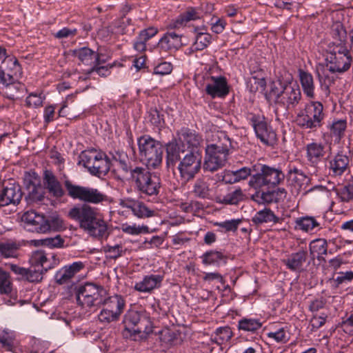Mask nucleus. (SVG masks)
<instances>
[{"label": "nucleus", "instance_id": "1", "mask_svg": "<svg viewBox=\"0 0 353 353\" xmlns=\"http://www.w3.org/2000/svg\"><path fill=\"white\" fill-rule=\"evenodd\" d=\"M68 216L79 222L80 228L90 236L98 239L108 237V223L97 208L86 204L77 205L69 210Z\"/></svg>", "mask_w": 353, "mask_h": 353}, {"label": "nucleus", "instance_id": "2", "mask_svg": "<svg viewBox=\"0 0 353 353\" xmlns=\"http://www.w3.org/2000/svg\"><path fill=\"white\" fill-rule=\"evenodd\" d=\"M334 41L328 45V53L326 57V70L331 72H343L351 65L350 52L345 46L346 32L342 27L333 30Z\"/></svg>", "mask_w": 353, "mask_h": 353}, {"label": "nucleus", "instance_id": "3", "mask_svg": "<svg viewBox=\"0 0 353 353\" xmlns=\"http://www.w3.org/2000/svg\"><path fill=\"white\" fill-rule=\"evenodd\" d=\"M124 330L123 335L126 338L137 340V336L144 338L152 332V323L150 316L143 311L128 310L123 316Z\"/></svg>", "mask_w": 353, "mask_h": 353}, {"label": "nucleus", "instance_id": "4", "mask_svg": "<svg viewBox=\"0 0 353 353\" xmlns=\"http://www.w3.org/2000/svg\"><path fill=\"white\" fill-rule=\"evenodd\" d=\"M63 185L70 198L81 201L83 204L103 205L110 201L108 195L98 188L75 184L67 177Z\"/></svg>", "mask_w": 353, "mask_h": 353}, {"label": "nucleus", "instance_id": "5", "mask_svg": "<svg viewBox=\"0 0 353 353\" xmlns=\"http://www.w3.org/2000/svg\"><path fill=\"white\" fill-rule=\"evenodd\" d=\"M279 86L273 83L271 85L270 94L274 97L276 105L291 110L299 103L302 99L301 89L298 84L278 82Z\"/></svg>", "mask_w": 353, "mask_h": 353}, {"label": "nucleus", "instance_id": "6", "mask_svg": "<svg viewBox=\"0 0 353 353\" xmlns=\"http://www.w3.org/2000/svg\"><path fill=\"white\" fill-rule=\"evenodd\" d=\"M325 117L323 106L321 102L310 101L296 117V124L303 130L315 131L323 125Z\"/></svg>", "mask_w": 353, "mask_h": 353}, {"label": "nucleus", "instance_id": "7", "mask_svg": "<svg viewBox=\"0 0 353 353\" xmlns=\"http://www.w3.org/2000/svg\"><path fill=\"white\" fill-rule=\"evenodd\" d=\"M139 151L141 159L148 168L159 167L163 159V148L161 143L149 135L138 139Z\"/></svg>", "mask_w": 353, "mask_h": 353}, {"label": "nucleus", "instance_id": "8", "mask_svg": "<svg viewBox=\"0 0 353 353\" xmlns=\"http://www.w3.org/2000/svg\"><path fill=\"white\" fill-rule=\"evenodd\" d=\"M285 174L279 167L262 165L259 172L253 174L249 185L254 189L275 188L284 181Z\"/></svg>", "mask_w": 353, "mask_h": 353}, {"label": "nucleus", "instance_id": "9", "mask_svg": "<svg viewBox=\"0 0 353 353\" xmlns=\"http://www.w3.org/2000/svg\"><path fill=\"white\" fill-rule=\"evenodd\" d=\"M79 164L86 168L93 176H105L110 170V160L103 152L96 150L83 151L79 155Z\"/></svg>", "mask_w": 353, "mask_h": 353}, {"label": "nucleus", "instance_id": "10", "mask_svg": "<svg viewBox=\"0 0 353 353\" xmlns=\"http://www.w3.org/2000/svg\"><path fill=\"white\" fill-rule=\"evenodd\" d=\"M134 172L130 181L138 192L146 196H157L159 193L161 179L157 174L143 167Z\"/></svg>", "mask_w": 353, "mask_h": 353}, {"label": "nucleus", "instance_id": "11", "mask_svg": "<svg viewBox=\"0 0 353 353\" xmlns=\"http://www.w3.org/2000/svg\"><path fill=\"white\" fill-rule=\"evenodd\" d=\"M105 294L106 291L102 286L92 283H86L79 286L77 290V303L85 308L99 306L101 305Z\"/></svg>", "mask_w": 353, "mask_h": 353}, {"label": "nucleus", "instance_id": "12", "mask_svg": "<svg viewBox=\"0 0 353 353\" xmlns=\"http://www.w3.org/2000/svg\"><path fill=\"white\" fill-rule=\"evenodd\" d=\"M202 154L199 150H188L179 162L178 170L184 181L193 179L201 168Z\"/></svg>", "mask_w": 353, "mask_h": 353}, {"label": "nucleus", "instance_id": "13", "mask_svg": "<svg viewBox=\"0 0 353 353\" xmlns=\"http://www.w3.org/2000/svg\"><path fill=\"white\" fill-rule=\"evenodd\" d=\"M249 121L254 128L256 137L263 143L267 145H272L276 143V134L272 128L268 125L264 117L250 114Z\"/></svg>", "mask_w": 353, "mask_h": 353}, {"label": "nucleus", "instance_id": "14", "mask_svg": "<svg viewBox=\"0 0 353 353\" xmlns=\"http://www.w3.org/2000/svg\"><path fill=\"white\" fill-rule=\"evenodd\" d=\"M229 152L206 146L203 168L205 171L215 172L223 167Z\"/></svg>", "mask_w": 353, "mask_h": 353}, {"label": "nucleus", "instance_id": "15", "mask_svg": "<svg viewBox=\"0 0 353 353\" xmlns=\"http://www.w3.org/2000/svg\"><path fill=\"white\" fill-rule=\"evenodd\" d=\"M22 221L24 222L25 228L33 232L46 233L52 228L48 219L34 211L25 212L22 216Z\"/></svg>", "mask_w": 353, "mask_h": 353}, {"label": "nucleus", "instance_id": "16", "mask_svg": "<svg viewBox=\"0 0 353 353\" xmlns=\"http://www.w3.org/2000/svg\"><path fill=\"white\" fill-rule=\"evenodd\" d=\"M59 261L54 254H46L43 250H39L33 252L30 258L32 266L40 268L44 272L53 268Z\"/></svg>", "mask_w": 353, "mask_h": 353}, {"label": "nucleus", "instance_id": "17", "mask_svg": "<svg viewBox=\"0 0 353 353\" xmlns=\"http://www.w3.org/2000/svg\"><path fill=\"white\" fill-rule=\"evenodd\" d=\"M205 92L212 98H223L229 94L230 89L225 77H210L205 86Z\"/></svg>", "mask_w": 353, "mask_h": 353}, {"label": "nucleus", "instance_id": "18", "mask_svg": "<svg viewBox=\"0 0 353 353\" xmlns=\"http://www.w3.org/2000/svg\"><path fill=\"white\" fill-rule=\"evenodd\" d=\"M177 140L185 148L187 145L188 150H199L203 142L202 137L194 130L188 128H183L176 132Z\"/></svg>", "mask_w": 353, "mask_h": 353}, {"label": "nucleus", "instance_id": "19", "mask_svg": "<svg viewBox=\"0 0 353 353\" xmlns=\"http://www.w3.org/2000/svg\"><path fill=\"white\" fill-rule=\"evenodd\" d=\"M43 179V185L50 196L60 199L65 195V190L61 182L51 170H46Z\"/></svg>", "mask_w": 353, "mask_h": 353}, {"label": "nucleus", "instance_id": "20", "mask_svg": "<svg viewBox=\"0 0 353 353\" xmlns=\"http://www.w3.org/2000/svg\"><path fill=\"white\" fill-rule=\"evenodd\" d=\"M166 149V164L168 168H174L176 163L183 158L182 155L187 152L185 148L176 139L165 145Z\"/></svg>", "mask_w": 353, "mask_h": 353}, {"label": "nucleus", "instance_id": "21", "mask_svg": "<svg viewBox=\"0 0 353 353\" xmlns=\"http://www.w3.org/2000/svg\"><path fill=\"white\" fill-rule=\"evenodd\" d=\"M22 192L19 185L12 184L4 188L0 193V208L10 204H18L22 198Z\"/></svg>", "mask_w": 353, "mask_h": 353}, {"label": "nucleus", "instance_id": "22", "mask_svg": "<svg viewBox=\"0 0 353 353\" xmlns=\"http://www.w3.org/2000/svg\"><path fill=\"white\" fill-rule=\"evenodd\" d=\"M84 268V264L81 261L74 262L73 263L65 265L57 272L54 276L56 282L59 284H65L70 282L74 276L80 272Z\"/></svg>", "mask_w": 353, "mask_h": 353}, {"label": "nucleus", "instance_id": "23", "mask_svg": "<svg viewBox=\"0 0 353 353\" xmlns=\"http://www.w3.org/2000/svg\"><path fill=\"white\" fill-rule=\"evenodd\" d=\"M163 280V276L161 274L146 275L141 281L135 283L134 289L139 292L150 293L161 287Z\"/></svg>", "mask_w": 353, "mask_h": 353}, {"label": "nucleus", "instance_id": "24", "mask_svg": "<svg viewBox=\"0 0 353 353\" xmlns=\"http://www.w3.org/2000/svg\"><path fill=\"white\" fill-rule=\"evenodd\" d=\"M72 55L77 57L81 63L90 65L91 68L96 65H100L103 62L101 61L99 54L97 52L86 47L74 50Z\"/></svg>", "mask_w": 353, "mask_h": 353}, {"label": "nucleus", "instance_id": "25", "mask_svg": "<svg viewBox=\"0 0 353 353\" xmlns=\"http://www.w3.org/2000/svg\"><path fill=\"white\" fill-rule=\"evenodd\" d=\"M246 199V195L241 188H229L228 192L216 197V202L223 205H237Z\"/></svg>", "mask_w": 353, "mask_h": 353}, {"label": "nucleus", "instance_id": "26", "mask_svg": "<svg viewBox=\"0 0 353 353\" xmlns=\"http://www.w3.org/2000/svg\"><path fill=\"white\" fill-rule=\"evenodd\" d=\"M289 179L293 185L297 188L298 190H303L307 192V188L310 183V178L307 176L301 170L292 166L289 168L288 172Z\"/></svg>", "mask_w": 353, "mask_h": 353}, {"label": "nucleus", "instance_id": "27", "mask_svg": "<svg viewBox=\"0 0 353 353\" xmlns=\"http://www.w3.org/2000/svg\"><path fill=\"white\" fill-rule=\"evenodd\" d=\"M307 259V252L305 250L292 253L286 259L283 261L286 267L293 272H301Z\"/></svg>", "mask_w": 353, "mask_h": 353}, {"label": "nucleus", "instance_id": "28", "mask_svg": "<svg viewBox=\"0 0 353 353\" xmlns=\"http://www.w3.org/2000/svg\"><path fill=\"white\" fill-rule=\"evenodd\" d=\"M299 81L306 97L314 99L315 98V84L313 76L307 71L300 68L298 70Z\"/></svg>", "mask_w": 353, "mask_h": 353}, {"label": "nucleus", "instance_id": "29", "mask_svg": "<svg viewBox=\"0 0 353 353\" xmlns=\"http://www.w3.org/2000/svg\"><path fill=\"white\" fill-rule=\"evenodd\" d=\"M101 305L121 316L125 308L126 301L123 296L115 294L107 298L104 296Z\"/></svg>", "mask_w": 353, "mask_h": 353}, {"label": "nucleus", "instance_id": "30", "mask_svg": "<svg viewBox=\"0 0 353 353\" xmlns=\"http://www.w3.org/2000/svg\"><path fill=\"white\" fill-rule=\"evenodd\" d=\"M181 46V36L174 32L165 34L158 43V47L164 51L177 50Z\"/></svg>", "mask_w": 353, "mask_h": 353}, {"label": "nucleus", "instance_id": "31", "mask_svg": "<svg viewBox=\"0 0 353 353\" xmlns=\"http://www.w3.org/2000/svg\"><path fill=\"white\" fill-rule=\"evenodd\" d=\"M325 154V146L321 143L312 142L306 145V157L312 164H317Z\"/></svg>", "mask_w": 353, "mask_h": 353}, {"label": "nucleus", "instance_id": "32", "mask_svg": "<svg viewBox=\"0 0 353 353\" xmlns=\"http://www.w3.org/2000/svg\"><path fill=\"white\" fill-rule=\"evenodd\" d=\"M0 70L9 73L16 79H19L22 76V69L17 58L14 57H6L0 65Z\"/></svg>", "mask_w": 353, "mask_h": 353}, {"label": "nucleus", "instance_id": "33", "mask_svg": "<svg viewBox=\"0 0 353 353\" xmlns=\"http://www.w3.org/2000/svg\"><path fill=\"white\" fill-rule=\"evenodd\" d=\"M349 161V158L346 154L338 153L330 161V169L334 175L341 176L347 169Z\"/></svg>", "mask_w": 353, "mask_h": 353}, {"label": "nucleus", "instance_id": "34", "mask_svg": "<svg viewBox=\"0 0 353 353\" xmlns=\"http://www.w3.org/2000/svg\"><path fill=\"white\" fill-rule=\"evenodd\" d=\"M311 258H316L319 261L325 260L323 256L327 253V243L324 239L312 241L309 245Z\"/></svg>", "mask_w": 353, "mask_h": 353}, {"label": "nucleus", "instance_id": "35", "mask_svg": "<svg viewBox=\"0 0 353 353\" xmlns=\"http://www.w3.org/2000/svg\"><path fill=\"white\" fill-rule=\"evenodd\" d=\"M200 18V13L194 8H188L185 12L181 14L170 25L173 28H180L186 26L190 21Z\"/></svg>", "mask_w": 353, "mask_h": 353}, {"label": "nucleus", "instance_id": "36", "mask_svg": "<svg viewBox=\"0 0 353 353\" xmlns=\"http://www.w3.org/2000/svg\"><path fill=\"white\" fill-rule=\"evenodd\" d=\"M281 221V219L276 216L270 208H264L258 211L252 219V221L256 225L268 223H280Z\"/></svg>", "mask_w": 353, "mask_h": 353}, {"label": "nucleus", "instance_id": "37", "mask_svg": "<svg viewBox=\"0 0 353 353\" xmlns=\"http://www.w3.org/2000/svg\"><path fill=\"white\" fill-rule=\"evenodd\" d=\"M123 206L130 209L134 215L139 218L150 217L154 214V212L150 210L143 203L137 201L125 202Z\"/></svg>", "mask_w": 353, "mask_h": 353}, {"label": "nucleus", "instance_id": "38", "mask_svg": "<svg viewBox=\"0 0 353 353\" xmlns=\"http://www.w3.org/2000/svg\"><path fill=\"white\" fill-rule=\"evenodd\" d=\"M212 137L214 143L208 145V146L221 151L230 152L232 148V141L225 132L218 131Z\"/></svg>", "mask_w": 353, "mask_h": 353}, {"label": "nucleus", "instance_id": "39", "mask_svg": "<svg viewBox=\"0 0 353 353\" xmlns=\"http://www.w3.org/2000/svg\"><path fill=\"white\" fill-rule=\"evenodd\" d=\"M142 167L133 166L131 165V163L128 157L125 160L121 161V162L119 163V173L118 174L117 178L121 181H130L134 176V172H135V170H139Z\"/></svg>", "mask_w": 353, "mask_h": 353}, {"label": "nucleus", "instance_id": "40", "mask_svg": "<svg viewBox=\"0 0 353 353\" xmlns=\"http://www.w3.org/2000/svg\"><path fill=\"white\" fill-rule=\"evenodd\" d=\"M102 250L107 259L113 260L124 256L126 252V248H124L122 243L114 245L107 243L102 247Z\"/></svg>", "mask_w": 353, "mask_h": 353}, {"label": "nucleus", "instance_id": "41", "mask_svg": "<svg viewBox=\"0 0 353 353\" xmlns=\"http://www.w3.org/2000/svg\"><path fill=\"white\" fill-rule=\"evenodd\" d=\"M347 128V121L345 119H339L334 121L330 125V132L331 137L335 142L339 143L343 137Z\"/></svg>", "mask_w": 353, "mask_h": 353}, {"label": "nucleus", "instance_id": "42", "mask_svg": "<svg viewBox=\"0 0 353 353\" xmlns=\"http://www.w3.org/2000/svg\"><path fill=\"white\" fill-rule=\"evenodd\" d=\"M201 258L205 265H219L221 261L225 263L227 261V257L222 252L214 250L205 252Z\"/></svg>", "mask_w": 353, "mask_h": 353}, {"label": "nucleus", "instance_id": "43", "mask_svg": "<svg viewBox=\"0 0 353 353\" xmlns=\"http://www.w3.org/2000/svg\"><path fill=\"white\" fill-rule=\"evenodd\" d=\"M295 224L296 228L306 232H311L320 226V223L315 217L309 216L297 218L295 220Z\"/></svg>", "mask_w": 353, "mask_h": 353}, {"label": "nucleus", "instance_id": "44", "mask_svg": "<svg viewBox=\"0 0 353 353\" xmlns=\"http://www.w3.org/2000/svg\"><path fill=\"white\" fill-rule=\"evenodd\" d=\"M64 239L60 235L54 237L32 240L31 242L35 246L43 245L50 248H60L63 247Z\"/></svg>", "mask_w": 353, "mask_h": 353}, {"label": "nucleus", "instance_id": "45", "mask_svg": "<svg viewBox=\"0 0 353 353\" xmlns=\"http://www.w3.org/2000/svg\"><path fill=\"white\" fill-rule=\"evenodd\" d=\"M192 192L195 196L205 199L210 195L209 183L203 179H197L193 185Z\"/></svg>", "mask_w": 353, "mask_h": 353}, {"label": "nucleus", "instance_id": "46", "mask_svg": "<svg viewBox=\"0 0 353 353\" xmlns=\"http://www.w3.org/2000/svg\"><path fill=\"white\" fill-rule=\"evenodd\" d=\"M19 245L12 241L0 242V254L4 258L16 257Z\"/></svg>", "mask_w": 353, "mask_h": 353}, {"label": "nucleus", "instance_id": "47", "mask_svg": "<svg viewBox=\"0 0 353 353\" xmlns=\"http://www.w3.org/2000/svg\"><path fill=\"white\" fill-rule=\"evenodd\" d=\"M262 326L261 323L255 319H242L239 321L238 327L245 332H254Z\"/></svg>", "mask_w": 353, "mask_h": 353}, {"label": "nucleus", "instance_id": "48", "mask_svg": "<svg viewBox=\"0 0 353 353\" xmlns=\"http://www.w3.org/2000/svg\"><path fill=\"white\" fill-rule=\"evenodd\" d=\"M121 316L112 310H110L107 307L103 305V307L98 314L99 321L105 325H108L112 323H116L119 321Z\"/></svg>", "mask_w": 353, "mask_h": 353}, {"label": "nucleus", "instance_id": "49", "mask_svg": "<svg viewBox=\"0 0 353 353\" xmlns=\"http://www.w3.org/2000/svg\"><path fill=\"white\" fill-rule=\"evenodd\" d=\"M232 336V332L229 327H219L216 330L215 336L212 341L219 345L228 341Z\"/></svg>", "mask_w": 353, "mask_h": 353}, {"label": "nucleus", "instance_id": "50", "mask_svg": "<svg viewBox=\"0 0 353 353\" xmlns=\"http://www.w3.org/2000/svg\"><path fill=\"white\" fill-rule=\"evenodd\" d=\"M12 290V283L9 273L0 268V293L9 294Z\"/></svg>", "mask_w": 353, "mask_h": 353}, {"label": "nucleus", "instance_id": "51", "mask_svg": "<svg viewBox=\"0 0 353 353\" xmlns=\"http://www.w3.org/2000/svg\"><path fill=\"white\" fill-rule=\"evenodd\" d=\"M212 37L207 32H198L196 35L193 48L195 50H203L207 48L211 42Z\"/></svg>", "mask_w": 353, "mask_h": 353}, {"label": "nucleus", "instance_id": "52", "mask_svg": "<svg viewBox=\"0 0 353 353\" xmlns=\"http://www.w3.org/2000/svg\"><path fill=\"white\" fill-rule=\"evenodd\" d=\"M1 70H0V84L3 85V87L10 86V85H13L14 88L17 90L22 88L21 85V82L18 79L14 78L9 73Z\"/></svg>", "mask_w": 353, "mask_h": 353}, {"label": "nucleus", "instance_id": "53", "mask_svg": "<svg viewBox=\"0 0 353 353\" xmlns=\"http://www.w3.org/2000/svg\"><path fill=\"white\" fill-rule=\"evenodd\" d=\"M241 222V220L239 219H232L223 222H216L214 225L221 228L222 229L221 232H236Z\"/></svg>", "mask_w": 353, "mask_h": 353}, {"label": "nucleus", "instance_id": "54", "mask_svg": "<svg viewBox=\"0 0 353 353\" xmlns=\"http://www.w3.org/2000/svg\"><path fill=\"white\" fill-rule=\"evenodd\" d=\"M336 194L343 202L353 201V184H348L338 188Z\"/></svg>", "mask_w": 353, "mask_h": 353}, {"label": "nucleus", "instance_id": "55", "mask_svg": "<svg viewBox=\"0 0 353 353\" xmlns=\"http://www.w3.org/2000/svg\"><path fill=\"white\" fill-rule=\"evenodd\" d=\"M121 230L124 233L137 235L141 233H145L148 232V227L146 225H137L136 224L129 225L124 223L121 225Z\"/></svg>", "mask_w": 353, "mask_h": 353}, {"label": "nucleus", "instance_id": "56", "mask_svg": "<svg viewBox=\"0 0 353 353\" xmlns=\"http://www.w3.org/2000/svg\"><path fill=\"white\" fill-rule=\"evenodd\" d=\"M27 272L25 274L26 278L30 282H38L42 279V274L46 272L43 271L40 268L31 267L26 270Z\"/></svg>", "mask_w": 353, "mask_h": 353}, {"label": "nucleus", "instance_id": "57", "mask_svg": "<svg viewBox=\"0 0 353 353\" xmlns=\"http://www.w3.org/2000/svg\"><path fill=\"white\" fill-rule=\"evenodd\" d=\"M353 280V272L348 271L345 272H339V275L333 279V283L336 288L342 284H346Z\"/></svg>", "mask_w": 353, "mask_h": 353}, {"label": "nucleus", "instance_id": "58", "mask_svg": "<svg viewBox=\"0 0 353 353\" xmlns=\"http://www.w3.org/2000/svg\"><path fill=\"white\" fill-rule=\"evenodd\" d=\"M28 196L33 201H41L44 198V190L40 183L28 190Z\"/></svg>", "mask_w": 353, "mask_h": 353}, {"label": "nucleus", "instance_id": "59", "mask_svg": "<svg viewBox=\"0 0 353 353\" xmlns=\"http://www.w3.org/2000/svg\"><path fill=\"white\" fill-rule=\"evenodd\" d=\"M267 335L269 338L273 339L278 343H286L289 339L283 327L279 329L276 332H268Z\"/></svg>", "mask_w": 353, "mask_h": 353}, {"label": "nucleus", "instance_id": "60", "mask_svg": "<svg viewBox=\"0 0 353 353\" xmlns=\"http://www.w3.org/2000/svg\"><path fill=\"white\" fill-rule=\"evenodd\" d=\"M172 69V65L170 62L164 61L154 67L153 73L155 74L165 75L171 73Z\"/></svg>", "mask_w": 353, "mask_h": 353}, {"label": "nucleus", "instance_id": "61", "mask_svg": "<svg viewBox=\"0 0 353 353\" xmlns=\"http://www.w3.org/2000/svg\"><path fill=\"white\" fill-rule=\"evenodd\" d=\"M21 85L22 86V88L17 90L14 88V85L12 84L9 87L6 86L4 87L6 88V92L4 95L9 99L14 100L16 98L18 97L19 94L23 93L25 90V86L23 83H21Z\"/></svg>", "mask_w": 353, "mask_h": 353}, {"label": "nucleus", "instance_id": "62", "mask_svg": "<svg viewBox=\"0 0 353 353\" xmlns=\"http://www.w3.org/2000/svg\"><path fill=\"white\" fill-rule=\"evenodd\" d=\"M326 319L327 316L325 314L314 315L310 322L312 330L314 331L322 327L325 323Z\"/></svg>", "mask_w": 353, "mask_h": 353}, {"label": "nucleus", "instance_id": "63", "mask_svg": "<svg viewBox=\"0 0 353 353\" xmlns=\"http://www.w3.org/2000/svg\"><path fill=\"white\" fill-rule=\"evenodd\" d=\"M39 183L38 176L34 172L32 174L27 173L24 177V184L28 190Z\"/></svg>", "mask_w": 353, "mask_h": 353}, {"label": "nucleus", "instance_id": "64", "mask_svg": "<svg viewBox=\"0 0 353 353\" xmlns=\"http://www.w3.org/2000/svg\"><path fill=\"white\" fill-rule=\"evenodd\" d=\"M42 98L35 94H30L26 99V103L28 108H38L42 105Z\"/></svg>", "mask_w": 353, "mask_h": 353}]
</instances>
